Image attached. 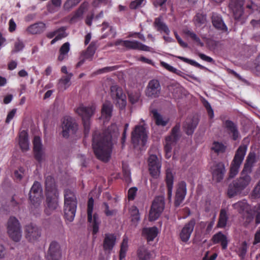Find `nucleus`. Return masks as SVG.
<instances>
[{
  "instance_id": "nucleus-1",
  "label": "nucleus",
  "mask_w": 260,
  "mask_h": 260,
  "mask_svg": "<svg viewBox=\"0 0 260 260\" xmlns=\"http://www.w3.org/2000/svg\"><path fill=\"white\" fill-rule=\"evenodd\" d=\"M256 162L255 152H250L246 157L240 176L229 185L227 193L230 198L240 194L249 184L251 180L250 174Z\"/></svg>"
},
{
  "instance_id": "nucleus-2",
  "label": "nucleus",
  "mask_w": 260,
  "mask_h": 260,
  "mask_svg": "<svg viewBox=\"0 0 260 260\" xmlns=\"http://www.w3.org/2000/svg\"><path fill=\"white\" fill-rule=\"evenodd\" d=\"M112 136L108 131L101 133L95 132L92 136V146L96 157L103 161L109 160L113 149Z\"/></svg>"
},
{
  "instance_id": "nucleus-3",
  "label": "nucleus",
  "mask_w": 260,
  "mask_h": 260,
  "mask_svg": "<svg viewBox=\"0 0 260 260\" xmlns=\"http://www.w3.org/2000/svg\"><path fill=\"white\" fill-rule=\"evenodd\" d=\"M77 200L74 192L70 189L64 190V217L72 222L73 221L77 209Z\"/></svg>"
},
{
  "instance_id": "nucleus-4",
  "label": "nucleus",
  "mask_w": 260,
  "mask_h": 260,
  "mask_svg": "<svg viewBox=\"0 0 260 260\" xmlns=\"http://www.w3.org/2000/svg\"><path fill=\"white\" fill-rule=\"evenodd\" d=\"M246 145H241L236 151L234 158L231 162L230 177L234 178L239 172V168L243 162L247 151Z\"/></svg>"
},
{
  "instance_id": "nucleus-5",
  "label": "nucleus",
  "mask_w": 260,
  "mask_h": 260,
  "mask_svg": "<svg viewBox=\"0 0 260 260\" xmlns=\"http://www.w3.org/2000/svg\"><path fill=\"white\" fill-rule=\"evenodd\" d=\"M180 123L178 122L172 128L170 135L166 138L164 150L167 158L171 156L172 146L176 144L180 138Z\"/></svg>"
},
{
  "instance_id": "nucleus-6",
  "label": "nucleus",
  "mask_w": 260,
  "mask_h": 260,
  "mask_svg": "<svg viewBox=\"0 0 260 260\" xmlns=\"http://www.w3.org/2000/svg\"><path fill=\"white\" fill-rule=\"evenodd\" d=\"M94 110L95 108L93 106L85 107L83 105H80L76 110V112L82 118L85 137L89 133L90 119L93 114Z\"/></svg>"
},
{
  "instance_id": "nucleus-7",
  "label": "nucleus",
  "mask_w": 260,
  "mask_h": 260,
  "mask_svg": "<svg viewBox=\"0 0 260 260\" xmlns=\"http://www.w3.org/2000/svg\"><path fill=\"white\" fill-rule=\"evenodd\" d=\"M94 206V200L91 197L88 199L87 203V221L92 228L93 235H96L99 231V226L101 224V220L96 213L92 215Z\"/></svg>"
},
{
  "instance_id": "nucleus-8",
  "label": "nucleus",
  "mask_w": 260,
  "mask_h": 260,
  "mask_svg": "<svg viewBox=\"0 0 260 260\" xmlns=\"http://www.w3.org/2000/svg\"><path fill=\"white\" fill-rule=\"evenodd\" d=\"M165 198L159 196L154 199L149 211V219L150 221L156 220L160 215L165 208Z\"/></svg>"
},
{
  "instance_id": "nucleus-9",
  "label": "nucleus",
  "mask_w": 260,
  "mask_h": 260,
  "mask_svg": "<svg viewBox=\"0 0 260 260\" xmlns=\"http://www.w3.org/2000/svg\"><path fill=\"white\" fill-rule=\"evenodd\" d=\"M8 233L10 237L15 242H18L21 237L20 223L14 216L9 218L7 223Z\"/></svg>"
},
{
  "instance_id": "nucleus-10",
  "label": "nucleus",
  "mask_w": 260,
  "mask_h": 260,
  "mask_svg": "<svg viewBox=\"0 0 260 260\" xmlns=\"http://www.w3.org/2000/svg\"><path fill=\"white\" fill-rule=\"evenodd\" d=\"M147 136L146 129L143 125H137L132 132V142L135 145L144 146L146 143Z\"/></svg>"
},
{
  "instance_id": "nucleus-11",
  "label": "nucleus",
  "mask_w": 260,
  "mask_h": 260,
  "mask_svg": "<svg viewBox=\"0 0 260 260\" xmlns=\"http://www.w3.org/2000/svg\"><path fill=\"white\" fill-rule=\"evenodd\" d=\"M111 96L113 100L116 101V105L119 109L122 110L126 105V98L122 88L117 85H112L110 88Z\"/></svg>"
},
{
  "instance_id": "nucleus-12",
  "label": "nucleus",
  "mask_w": 260,
  "mask_h": 260,
  "mask_svg": "<svg viewBox=\"0 0 260 260\" xmlns=\"http://www.w3.org/2000/svg\"><path fill=\"white\" fill-rule=\"evenodd\" d=\"M114 44L115 46L122 45L127 49L139 50L144 51H150V47L137 41L117 40Z\"/></svg>"
},
{
  "instance_id": "nucleus-13",
  "label": "nucleus",
  "mask_w": 260,
  "mask_h": 260,
  "mask_svg": "<svg viewBox=\"0 0 260 260\" xmlns=\"http://www.w3.org/2000/svg\"><path fill=\"white\" fill-rule=\"evenodd\" d=\"M148 170L150 175L153 178H157L160 173L161 165L157 156L154 154L150 155L148 158Z\"/></svg>"
},
{
  "instance_id": "nucleus-14",
  "label": "nucleus",
  "mask_w": 260,
  "mask_h": 260,
  "mask_svg": "<svg viewBox=\"0 0 260 260\" xmlns=\"http://www.w3.org/2000/svg\"><path fill=\"white\" fill-rule=\"evenodd\" d=\"M222 120V126L225 129L228 134L234 141H237L240 137L238 126L236 123L231 120Z\"/></svg>"
},
{
  "instance_id": "nucleus-15",
  "label": "nucleus",
  "mask_w": 260,
  "mask_h": 260,
  "mask_svg": "<svg viewBox=\"0 0 260 260\" xmlns=\"http://www.w3.org/2000/svg\"><path fill=\"white\" fill-rule=\"evenodd\" d=\"M62 127L63 137L68 138L70 133L72 134L76 133L78 128V125L72 117L65 116L63 119Z\"/></svg>"
},
{
  "instance_id": "nucleus-16",
  "label": "nucleus",
  "mask_w": 260,
  "mask_h": 260,
  "mask_svg": "<svg viewBox=\"0 0 260 260\" xmlns=\"http://www.w3.org/2000/svg\"><path fill=\"white\" fill-rule=\"evenodd\" d=\"M212 179L216 182H220L224 178L226 172L224 164L222 162L215 164L211 168Z\"/></svg>"
},
{
  "instance_id": "nucleus-17",
  "label": "nucleus",
  "mask_w": 260,
  "mask_h": 260,
  "mask_svg": "<svg viewBox=\"0 0 260 260\" xmlns=\"http://www.w3.org/2000/svg\"><path fill=\"white\" fill-rule=\"evenodd\" d=\"M244 0H230L229 7L232 10L236 20L242 19L244 15Z\"/></svg>"
},
{
  "instance_id": "nucleus-18",
  "label": "nucleus",
  "mask_w": 260,
  "mask_h": 260,
  "mask_svg": "<svg viewBox=\"0 0 260 260\" xmlns=\"http://www.w3.org/2000/svg\"><path fill=\"white\" fill-rule=\"evenodd\" d=\"M245 10L248 13V15L255 14L256 15L258 14L260 16V5H256L252 0L247 1ZM250 24L254 27H260V19L258 20H251Z\"/></svg>"
},
{
  "instance_id": "nucleus-19",
  "label": "nucleus",
  "mask_w": 260,
  "mask_h": 260,
  "mask_svg": "<svg viewBox=\"0 0 260 260\" xmlns=\"http://www.w3.org/2000/svg\"><path fill=\"white\" fill-rule=\"evenodd\" d=\"M26 238L30 242L38 240L41 236V230L36 224L30 223L25 227Z\"/></svg>"
},
{
  "instance_id": "nucleus-20",
  "label": "nucleus",
  "mask_w": 260,
  "mask_h": 260,
  "mask_svg": "<svg viewBox=\"0 0 260 260\" xmlns=\"http://www.w3.org/2000/svg\"><path fill=\"white\" fill-rule=\"evenodd\" d=\"M196 223L195 219L192 218L184 224L179 234V237L182 242L186 243L189 240Z\"/></svg>"
},
{
  "instance_id": "nucleus-21",
  "label": "nucleus",
  "mask_w": 260,
  "mask_h": 260,
  "mask_svg": "<svg viewBox=\"0 0 260 260\" xmlns=\"http://www.w3.org/2000/svg\"><path fill=\"white\" fill-rule=\"evenodd\" d=\"M199 121L200 119L197 115L187 118L183 125V131L187 135L191 136L193 134Z\"/></svg>"
},
{
  "instance_id": "nucleus-22",
  "label": "nucleus",
  "mask_w": 260,
  "mask_h": 260,
  "mask_svg": "<svg viewBox=\"0 0 260 260\" xmlns=\"http://www.w3.org/2000/svg\"><path fill=\"white\" fill-rule=\"evenodd\" d=\"M46 197L47 207L45 210V212L47 215H49L50 214V211L54 210L58 207V191L46 193Z\"/></svg>"
},
{
  "instance_id": "nucleus-23",
  "label": "nucleus",
  "mask_w": 260,
  "mask_h": 260,
  "mask_svg": "<svg viewBox=\"0 0 260 260\" xmlns=\"http://www.w3.org/2000/svg\"><path fill=\"white\" fill-rule=\"evenodd\" d=\"M161 90L159 82L156 79L150 80L146 89V95L148 97L157 98L159 96Z\"/></svg>"
},
{
  "instance_id": "nucleus-24",
  "label": "nucleus",
  "mask_w": 260,
  "mask_h": 260,
  "mask_svg": "<svg viewBox=\"0 0 260 260\" xmlns=\"http://www.w3.org/2000/svg\"><path fill=\"white\" fill-rule=\"evenodd\" d=\"M41 185L38 181H35L29 193V198L31 203H35L38 205L41 203Z\"/></svg>"
},
{
  "instance_id": "nucleus-25",
  "label": "nucleus",
  "mask_w": 260,
  "mask_h": 260,
  "mask_svg": "<svg viewBox=\"0 0 260 260\" xmlns=\"http://www.w3.org/2000/svg\"><path fill=\"white\" fill-rule=\"evenodd\" d=\"M187 192L186 183L185 181H182L178 183L177 189L174 206L176 207H179L185 199Z\"/></svg>"
},
{
  "instance_id": "nucleus-26",
  "label": "nucleus",
  "mask_w": 260,
  "mask_h": 260,
  "mask_svg": "<svg viewBox=\"0 0 260 260\" xmlns=\"http://www.w3.org/2000/svg\"><path fill=\"white\" fill-rule=\"evenodd\" d=\"M116 241V236L114 234H106L103 240V248L105 252H110L113 249Z\"/></svg>"
},
{
  "instance_id": "nucleus-27",
  "label": "nucleus",
  "mask_w": 260,
  "mask_h": 260,
  "mask_svg": "<svg viewBox=\"0 0 260 260\" xmlns=\"http://www.w3.org/2000/svg\"><path fill=\"white\" fill-rule=\"evenodd\" d=\"M34 152L35 159L41 162L42 160L43 151L41 139L39 136H35L33 140Z\"/></svg>"
},
{
  "instance_id": "nucleus-28",
  "label": "nucleus",
  "mask_w": 260,
  "mask_h": 260,
  "mask_svg": "<svg viewBox=\"0 0 260 260\" xmlns=\"http://www.w3.org/2000/svg\"><path fill=\"white\" fill-rule=\"evenodd\" d=\"M49 260H59L61 258V251L58 243L55 241L52 242L48 250Z\"/></svg>"
},
{
  "instance_id": "nucleus-29",
  "label": "nucleus",
  "mask_w": 260,
  "mask_h": 260,
  "mask_svg": "<svg viewBox=\"0 0 260 260\" xmlns=\"http://www.w3.org/2000/svg\"><path fill=\"white\" fill-rule=\"evenodd\" d=\"M211 240L213 244H220L222 249L225 250L227 248L229 241L228 238L221 232H218L212 237Z\"/></svg>"
},
{
  "instance_id": "nucleus-30",
  "label": "nucleus",
  "mask_w": 260,
  "mask_h": 260,
  "mask_svg": "<svg viewBox=\"0 0 260 260\" xmlns=\"http://www.w3.org/2000/svg\"><path fill=\"white\" fill-rule=\"evenodd\" d=\"M158 233V229L156 226L144 228L142 231V236L147 240L148 242L153 241Z\"/></svg>"
},
{
  "instance_id": "nucleus-31",
  "label": "nucleus",
  "mask_w": 260,
  "mask_h": 260,
  "mask_svg": "<svg viewBox=\"0 0 260 260\" xmlns=\"http://www.w3.org/2000/svg\"><path fill=\"white\" fill-rule=\"evenodd\" d=\"M211 19L212 24L216 29L221 30L222 32L228 31V27L224 23L222 17L220 15L216 13H213Z\"/></svg>"
},
{
  "instance_id": "nucleus-32",
  "label": "nucleus",
  "mask_w": 260,
  "mask_h": 260,
  "mask_svg": "<svg viewBox=\"0 0 260 260\" xmlns=\"http://www.w3.org/2000/svg\"><path fill=\"white\" fill-rule=\"evenodd\" d=\"M153 26L156 30L160 33L164 32L167 35H169L170 32V30L168 26L163 21L162 16H159L158 17L154 19Z\"/></svg>"
},
{
  "instance_id": "nucleus-33",
  "label": "nucleus",
  "mask_w": 260,
  "mask_h": 260,
  "mask_svg": "<svg viewBox=\"0 0 260 260\" xmlns=\"http://www.w3.org/2000/svg\"><path fill=\"white\" fill-rule=\"evenodd\" d=\"M46 28V25L42 22H39L29 26L26 31L29 34L36 35L40 34L43 32Z\"/></svg>"
},
{
  "instance_id": "nucleus-34",
  "label": "nucleus",
  "mask_w": 260,
  "mask_h": 260,
  "mask_svg": "<svg viewBox=\"0 0 260 260\" xmlns=\"http://www.w3.org/2000/svg\"><path fill=\"white\" fill-rule=\"evenodd\" d=\"M113 108V105L110 102L104 103L101 110L102 117L106 120H109L112 116Z\"/></svg>"
},
{
  "instance_id": "nucleus-35",
  "label": "nucleus",
  "mask_w": 260,
  "mask_h": 260,
  "mask_svg": "<svg viewBox=\"0 0 260 260\" xmlns=\"http://www.w3.org/2000/svg\"><path fill=\"white\" fill-rule=\"evenodd\" d=\"M45 191L46 193L58 192L54 178L50 176H47L45 178Z\"/></svg>"
},
{
  "instance_id": "nucleus-36",
  "label": "nucleus",
  "mask_w": 260,
  "mask_h": 260,
  "mask_svg": "<svg viewBox=\"0 0 260 260\" xmlns=\"http://www.w3.org/2000/svg\"><path fill=\"white\" fill-rule=\"evenodd\" d=\"M19 144L22 151H26L29 149L28 135L26 131H22L19 134Z\"/></svg>"
},
{
  "instance_id": "nucleus-37",
  "label": "nucleus",
  "mask_w": 260,
  "mask_h": 260,
  "mask_svg": "<svg viewBox=\"0 0 260 260\" xmlns=\"http://www.w3.org/2000/svg\"><path fill=\"white\" fill-rule=\"evenodd\" d=\"M137 256L138 260H153L152 254L144 246L138 248Z\"/></svg>"
},
{
  "instance_id": "nucleus-38",
  "label": "nucleus",
  "mask_w": 260,
  "mask_h": 260,
  "mask_svg": "<svg viewBox=\"0 0 260 260\" xmlns=\"http://www.w3.org/2000/svg\"><path fill=\"white\" fill-rule=\"evenodd\" d=\"M96 50V43L92 42L88 46L86 50L81 53V57L86 59L91 60Z\"/></svg>"
},
{
  "instance_id": "nucleus-39",
  "label": "nucleus",
  "mask_w": 260,
  "mask_h": 260,
  "mask_svg": "<svg viewBox=\"0 0 260 260\" xmlns=\"http://www.w3.org/2000/svg\"><path fill=\"white\" fill-rule=\"evenodd\" d=\"M229 219V215L225 209H221L220 211L219 218L217 223V228H224L227 224Z\"/></svg>"
},
{
  "instance_id": "nucleus-40",
  "label": "nucleus",
  "mask_w": 260,
  "mask_h": 260,
  "mask_svg": "<svg viewBox=\"0 0 260 260\" xmlns=\"http://www.w3.org/2000/svg\"><path fill=\"white\" fill-rule=\"evenodd\" d=\"M166 182L168 189V196L169 199H170L172 196L173 187L174 176L172 173L168 170L166 171Z\"/></svg>"
},
{
  "instance_id": "nucleus-41",
  "label": "nucleus",
  "mask_w": 260,
  "mask_h": 260,
  "mask_svg": "<svg viewBox=\"0 0 260 260\" xmlns=\"http://www.w3.org/2000/svg\"><path fill=\"white\" fill-rule=\"evenodd\" d=\"M151 113L153 114V117L156 125L165 126L168 123L169 119L168 118H164L162 116L158 113L156 110H152Z\"/></svg>"
},
{
  "instance_id": "nucleus-42",
  "label": "nucleus",
  "mask_w": 260,
  "mask_h": 260,
  "mask_svg": "<svg viewBox=\"0 0 260 260\" xmlns=\"http://www.w3.org/2000/svg\"><path fill=\"white\" fill-rule=\"evenodd\" d=\"M88 4L87 2L83 3L79 8L75 11L72 17V19H75L80 18L82 16L84 12L87 9Z\"/></svg>"
},
{
  "instance_id": "nucleus-43",
  "label": "nucleus",
  "mask_w": 260,
  "mask_h": 260,
  "mask_svg": "<svg viewBox=\"0 0 260 260\" xmlns=\"http://www.w3.org/2000/svg\"><path fill=\"white\" fill-rule=\"evenodd\" d=\"M206 22V15L203 13H198L194 17V22L197 26H201Z\"/></svg>"
},
{
  "instance_id": "nucleus-44",
  "label": "nucleus",
  "mask_w": 260,
  "mask_h": 260,
  "mask_svg": "<svg viewBox=\"0 0 260 260\" xmlns=\"http://www.w3.org/2000/svg\"><path fill=\"white\" fill-rule=\"evenodd\" d=\"M128 250V241L126 239H123L120 245L119 251V260H122L125 257Z\"/></svg>"
},
{
  "instance_id": "nucleus-45",
  "label": "nucleus",
  "mask_w": 260,
  "mask_h": 260,
  "mask_svg": "<svg viewBox=\"0 0 260 260\" xmlns=\"http://www.w3.org/2000/svg\"><path fill=\"white\" fill-rule=\"evenodd\" d=\"M248 248V246L247 243L245 241L242 242L241 245L238 248L237 254L241 259H244L247 251Z\"/></svg>"
},
{
  "instance_id": "nucleus-46",
  "label": "nucleus",
  "mask_w": 260,
  "mask_h": 260,
  "mask_svg": "<svg viewBox=\"0 0 260 260\" xmlns=\"http://www.w3.org/2000/svg\"><path fill=\"white\" fill-rule=\"evenodd\" d=\"M232 206L239 213H242L247 208V203L245 200H242L234 204Z\"/></svg>"
},
{
  "instance_id": "nucleus-47",
  "label": "nucleus",
  "mask_w": 260,
  "mask_h": 260,
  "mask_svg": "<svg viewBox=\"0 0 260 260\" xmlns=\"http://www.w3.org/2000/svg\"><path fill=\"white\" fill-rule=\"evenodd\" d=\"M226 147L221 142L214 141L211 149L217 153H223L225 150Z\"/></svg>"
},
{
  "instance_id": "nucleus-48",
  "label": "nucleus",
  "mask_w": 260,
  "mask_h": 260,
  "mask_svg": "<svg viewBox=\"0 0 260 260\" xmlns=\"http://www.w3.org/2000/svg\"><path fill=\"white\" fill-rule=\"evenodd\" d=\"M201 101L202 103V104L203 105L204 107L205 108L206 110H207V112L208 113V115L210 119H212L214 117V111L213 109L212 108V107L210 103L208 102L207 100H206L205 98H202L201 99Z\"/></svg>"
},
{
  "instance_id": "nucleus-49",
  "label": "nucleus",
  "mask_w": 260,
  "mask_h": 260,
  "mask_svg": "<svg viewBox=\"0 0 260 260\" xmlns=\"http://www.w3.org/2000/svg\"><path fill=\"white\" fill-rule=\"evenodd\" d=\"M175 57L179 59L180 60L183 62L187 63L197 68H200L201 69H203L204 68V67L203 66H202L201 64H200V63H199L198 62H196L193 60L190 59L180 56H175Z\"/></svg>"
},
{
  "instance_id": "nucleus-50",
  "label": "nucleus",
  "mask_w": 260,
  "mask_h": 260,
  "mask_svg": "<svg viewBox=\"0 0 260 260\" xmlns=\"http://www.w3.org/2000/svg\"><path fill=\"white\" fill-rule=\"evenodd\" d=\"M185 34L189 37L193 41L197 43L200 46L203 47L204 46V43L201 41L200 38L198 37L197 35L193 31L189 30H187L185 31Z\"/></svg>"
},
{
  "instance_id": "nucleus-51",
  "label": "nucleus",
  "mask_w": 260,
  "mask_h": 260,
  "mask_svg": "<svg viewBox=\"0 0 260 260\" xmlns=\"http://www.w3.org/2000/svg\"><path fill=\"white\" fill-rule=\"evenodd\" d=\"M24 47V45L22 41L18 40L15 42L14 48L12 50V53H15L19 52L23 50Z\"/></svg>"
},
{
  "instance_id": "nucleus-52",
  "label": "nucleus",
  "mask_w": 260,
  "mask_h": 260,
  "mask_svg": "<svg viewBox=\"0 0 260 260\" xmlns=\"http://www.w3.org/2000/svg\"><path fill=\"white\" fill-rule=\"evenodd\" d=\"M31 211L33 213L34 215H35L36 217L39 216L41 212V209L40 208V204H38V205H37L36 203H31Z\"/></svg>"
},
{
  "instance_id": "nucleus-53",
  "label": "nucleus",
  "mask_w": 260,
  "mask_h": 260,
  "mask_svg": "<svg viewBox=\"0 0 260 260\" xmlns=\"http://www.w3.org/2000/svg\"><path fill=\"white\" fill-rule=\"evenodd\" d=\"M160 63L162 67H163L165 69L172 73L179 75V73L181 72L180 71L177 70V69L175 68L173 66H171V65L169 64L168 63L162 61Z\"/></svg>"
},
{
  "instance_id": "nucleus-54",
  "label": "nucleus",
  "mask_w": 260,
  "mask_h": 260,
  "mask_svg": "<svg viewBox=\"0 0 260 260\" xmlns=\"http://www.w3.org/2000/svg\"><path fill=\"white\" fill-rule=\"evenodd\" d=\"M138 189L136 187L130 188L127 192V198L129 201H133L135 199Z\"/></svg>"
},
{
  "instance_id": "nucleus-55",
  "label": "nucleus",
  "mask_w": 260,
  "mask_h": 260,
  "mask_svg": "<svg viewBox=\"0 0 260 260\" xmlns=\"http://www.w3.org/2000/svg\"><path fill=\"white\" fill-rule=\"evenodd\" d=\"M251 196L254 199L259 198L260 197V179L257 185L253 189Z\"/></svg>"
},
{
  "instance_id": "nucleus-56",
  "label": "nucleus",
  "mask_w": 260,
  "mask_h": 260,
  "mask_svg": "<svg viewBox=\"0 0 260 260\" xmlns=\"http://www.w3.org/2000/svg\"><path fill=\"white\" fill-rule=\"evenodd\" d=\"M72 76L73 74L70 73L68 76H64L60 79L59 83L64 86L65 89L67 88L66 85L69 84Z\"/></svg>"
},
{
  "instance_id": "nucleus-57",
  "label": "nucleus",
  "mask_w": 260,
  "mask_h": 260,
  "mask_svg": "<svg viewBox=\"0 0 260 260\" xmlns=\"http://www.w3.org/2000/svg\"><path fill=\"white\" fill-rule=\"evenodd\" d=\"M70 51V44L69 42L64 43L60 48L59 52L68 55Z\"/></svg>"
},
{
  "instance_id": "nucleus-58",
  "label": "nucleus",
  "mask_w": 260,
  "mask_h": 260,
  "mask_svg": "<svg viewBox=\"0 0 260 260\" xmlns=\"http://www.w3.org/2000/svg\"><path fill=\"white\" fill-rule=\"evenodd\" d=\"M66 28L64 27H61L60 28L57 29L56 31H57V35L55 36L56 38L58 40H61V39L66 37Z\"/></svg>"
},
{
  "instance_id": "nucleus-59",
  "label": "nucleus",
  "mask_w": 260,
  "mask_h": 260,
  "mask_svg": "<svg viewBox=\"0 0 260 260\" xmlns=\"http://www.w3.org/2000/svg\"><path fill=\"white\" fill-rule=\"evenodd\" d=\"M215 222L214 217L210 221H208L205 229V234H209L212 231Z\"/></svg>"
},
{
  "instance_id": "nucleus-60",
  "label": "nucleus",
  "mask_w": 260,
  "mask_h": 260,
  "mask_svg": "<svg viewBox=\"0 0 260 260\" xmlns=\"http://www.w3.org/2000/svg\"><path fill=\"white\" fill-rule=\"evenodd\" d=\"M81 0H68L64 4V7L70 8L77 5Z\"/></svg>"
},
{
  "instance_id": "nucleus-61",
  "label": "nucleus",
  "mask_w": 260,
  "mask_h": 260,
  "mask_svg": "<svg viewBox=\"0 0 260 260\" xmlns=\"http://www.w3.org/2000/svg\"><path fill=\"white\" fill-rule=\"evenodd\" d=\"M118 69V67L116 66H112V67H105L104 68H102L101 69H100L98 71V73L100 74L103 73H107V72H110L111 71H115Z\"/></svg>"
},
{
  "instance_id": "nucleus-62",
  "label": "nucleus",
  "mask_w": 260,
  "mask_h": 260,
  "mask_svg": "<svg viewBox=\"0 0 260 260\" xmlns=\"http://www.w3.org/2000/svg\"><path fill=\"white\" fill-rule=\"evenodd\" d=\"M144 0H135L131 3L129 8L131 9H136L139 7Z\"/></svg>"
},
{
  "instance_id": "nucleus-63",
  "label": "nucleus",
  "mask_w": 260,
  "mask_h": 260,
  "mask_svg": "<svg viewBox=\"0 0 260 260\" xmlns=\"http://www.w3.org/2000/svg\"><path fill=\"white\" fill-rule=\"evenodd\" d=\"M254 211L256 213L255 223L258 224L260 223V203L255 206Z\"/></svg>"
},
{
  "instance_id": "nucleus-64",
  "label": "nucleus",
  "mask_w": 260,
  "mask_h": 260,
  "mask_svg": "<svg viewBox=\"0 0 260 260\" xmlns=\"http://www.w3.org/2000/svg\"><path fill=\"white\" fill-rule=\"evenodd\" d=\"M102 206L104 208V212L106 216H110L113 215L114 211L109 210V206L107 203H103Z\"/></svg>"
}]
</instances>
